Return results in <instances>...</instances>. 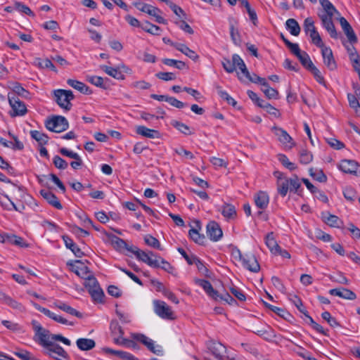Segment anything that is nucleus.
<instances>
[{
  "label": "nucleus",
  "instance_id": "12",
  "mask_svg": "<svg viewBox=\"0 0 360 360\" xmlns=\"http://www.w3.org/2000/svg\"><path fill=\"white\" fill-rule=\"evenodd\" d=\"M228 21L231 40L234 44L239 45L241 42V38L238 28V20L233 16H229Z\"/></svg>",
  "mask_w": 360,
  "mask_h": 360
},
{
  "label": "nucleus",
  "instance_id": "64",
  "mask_svg": "<svg viewBox=\"0 0 360 360\" xmlns=\"http://www.w3.org/2000/svg\"><path fill=\"white\" fill-rule=\"evenodd\" d=\"M323 319L327 321V323L332 327L336 328L340 326V323L338 322L335 317H333L330 312L324 311L321 314Z\"/></svg>",
  "mask_w": 360,
  "mask_h": 360
},
{
  "label": "nucleus",
  "instance_id": "6",
  "mask_svg": "<svg viewBox=\"0 0 360 360\" xmlns=\"http://www.w3.org/2000/svg\"><path fill=\"white\" fill-rule=\"evenodd\" d=\"M8 100L12 109L9 112L11 117L23 116L27 113V109L25 103L15 96V94H8Z\"/></svg>",
  "mask_w": 360,
  "mask_h": 360
},
{
  "label": "nucleus",
  "instance_id": "39",
  "mask_svg": "<svg viewBox=\"0 0 360 360\" xmlns=\"http://www.w3.org/2000/svg\"><path fill=\"white\" fill-rule=\"evenodd\" d=\"M286 29L293 36H298L300 32V27L296 20L290 18L285 22Z\"/></svg>",
  "mask_w": 360,
  "mask_h": 360
},
{
  "label": "nucleus",
  "instance_id": "14",
  "mask_svg": "<svg viewBox=\"0 0 360 360\" xmlns=\"http://www.w3.org/2000/svg\"><path fill=\"white\" fill-rule=\"evenodd\" d=\"M339 21L343 32L347 37L349 42L352 45L356 44L358 41V39L350 24L344 17H340Z\"/></svg>",
  "mask_w": 360,
  "mask_h": 360
},
{
  "label": "nucleus",
  "instance_id": "30",
  "mask_svg": "<svg viewBox=\"0 0 360 360\" xmlns=\"http://www.w3.org/2000/svg\"><path fill=\"white\" fill-rule=\"evenodd\" d=\"M37 336L39 345H41L43 348L48 346V345L54 343L53 342H52V334H51L49 330H43Z\"/></svg>",
  "mask_w": 360,
  "mask_h": 360
},
{
  "label": "nucleus",
  "instance_id": "19",
  "mask_svg": "<svg viewBox=\"0 0 360 360\" xmlns=\"http://www.w3.org/2000/svg\"><path fill=\"white\" fill-rule=\"evenodd\" d=\"M328 292L331 295L338 296L345 300H354L356 298V295L353 291L345 288L330 289Z\"/></svg>",
  "mask_w": 360,
  "mask_h": 360
},
{
  "label": "nucleus",
  "instance_id": "32",
  "mask_svg": "<svg viewBox=\"0 0 360 360\" xmlns=\"http://www.w3.org/2000/svg\"><path fill=\"white\" fill-rule=\"evenodd\" d=\"M54 304L57 308L67 312L70 315L75 316L78 318H82V314L81 312L77 311L75 309L63 302L58 301L55 302Z\"/></svg>",
  "mask_w": 360,
  "mask_h": 360
},
{
  "label": "nucleus",
  "instance_id": "25",
  "mask_svg": "<svg viewBox=\"0 0 360 360\" xmlns=\"http://www.w3.org/2000/svg\"><path fill=\"white\" fill-rule=\"evenodd\" d=\"M108 239L113 248L117 251H122L124 248L127 247V243L122 238L117 237L112 233H108L106 235Z\"/></svg>",
  "mask_w": 360,
  "mask_h": 360
},
{
  "label": "nucleus",
  "instance_id": "55",
  "mask_svg": "<svg viewBox=\"0 0 360 360\" xmlns=\"http://www.w3.org/2000/svg\"><path fill=\"white\" fill-rule=\"evenodd\" d=\"M85 287L87 288L88 292H89L92 290H95L100 287V285L97 281V279L91 275L87 276L86 277V282L84 283Z\"/></svg>",
  "mask_w": 360,
  "mask_h": 360
},
{
  "label": "nucleus",
  "instance_id": "31",
  "mask_svg": "<svg viewBox=\"0 0 360 360\" xmlns=\"http://www.w3.org/2000/svg\"><path fill=\"white\" fill-rule=\"evenodd\" d=\"M77 347L82 351H88L93 349L96 342L92 339L89 338H79L76 341Z\"/></svg>",
  "mask_w": 360,
  "mask_h": 360
},
{
  "label": "nucleus",
  "instance_id": "53",
  "mask_svg": "<svg viewBox=\"0 0 360 360\" xmlns=\"http://www.w3.org/2000/svg\"><path fill=\"white\" fill-rule=\"evenodd\" d=\"M313 160L312 154L306 149H302L299 152V160L301 164L307 165Z\"/></svg>",
  "mask_w": 360,
  "mask_h": 360
},
{
  "label": "nucleus",
  "instance_id": "10",
  "mask_svg": "<svg viewBox=\"0 0 360 360\" xmlns=\"http://www.w3.org/2000/svg\"><path fill=\"white\" fill-rule=\"evenodd\" d=\"M206 229L208 238L212 241L219 240L223 236L221 229L218 223L214 221H210L206 226Z\"/></svg>",
  "mask_w": 360,
  "mask_h": 360
},
{
  "label": "nucleus",
  "instance_id": "40",
  "mask_svg": "<svg viewBox=\"0 0 360 360\" xmlns=\"http://www.w3.org/2000/svg\"><path fill=\"white\" fill-rule=\"evenodd\" d=\"M265 243L270 252L274 255L278 249L279 248V245L277 243L276 240L274 237L273 233H269L265 237Z\"/></svg>",
  "mask_w": 360,
  "mask_h": 360
},
{
  "label": "nucleus",
  "instance_id": "34",
  "mask_svg": "<svg viewBox=\"0 0 360 360\" xmlns=\"http://www.w3.org/2000/svg\"><path fill=\"white\" fill-rule=\"evenodd\" d=\"M221 214L228 220L234 219L236 217V210L234 205L225 204L221 207Z\"/></svg>",
  "mask_w": 360,
  "mask_h": 360
},
{
  "label": "nucleus",
  "instance_id": "2",
  "mask_svg": "<svg viewBox=\"0 0 360 360\" xmlns=\"http://www.w3.org/2000/svg\"><path fill=\"white\" fill-rule=\"evenodd\" d=\"M53 94L55 101L62 109L65 111L71 110L72 106L71 101L75 98L72 91L60 89L54 90Z\"/></svg>",
  "mask_w": 360,
  "mask_h": 360
},
{
  "label": "nucleus",
  "instance_id": "54",
  "mask_svg": "<svg viewBox=\"0 0 360 360\" xmlns=\"http://www.w3.org/2000/svg\"><path fill=\"white\" fill-rule=\"evenodd\" d=\"M144 241L146 244L150 247H152L159 250H162L160 241L156 238L153 237L151 235L148 234L145 236Z\"/></svg>",
  "mask_w": 360,
  "mask_h": 360
},
{
  "label": "nucleus",
  "instance_id": "3",
  "mask_svg": "<svg viewBox=\"0 0 360 360\" xmlns=\"http://www.w3.org/2000/svg\"><path fill=\"white\" fill-rule=\"evenodd\" d=\"M133 5L140 11L155 17V21L158 23L163 25L167 24V20L160 15V13H161L162 12L158 8L146 4L143 2L141 0H137L136 1H134Z\"/></svg>",
  "mask_w": 360,
  "mask_h": 360
},
{
  "label": "nucleus",
  "instance_id": "21",
  "mask_svg": "<svg viewBox=\"0 0 360 360\" xmlns=\"http://www.w3.org/2000/svg\"><path fill=\"white\" fill-rule=\"evenodd\" d=\"M41 195L53 207L58 210H62L63 206L55 194L51 191L42 189L40 191Z\"/></svg>",
  "mask_w": 360,
  "mask_h": 360
},
{
  "label": "nucleus",
  "instance_id": "11",
  "mask_svg": "<svg viewBox=\"0 0 360 360\" xmlns=\"http://www.w3.org/2000/svg\"><path fill=\"white\" fill-rule=\"evenodd\" d=\"M136 257L139 260L147 264L150 267L158 266V264L157 262L158 255L155 254L152 251L146 252L139 250V251H136Z\"/></svg>",
  "mask_w": 360,
  "mask_h": 360
},
{
  "label": "nucleus",
  "instance_id": "29",
  "mask_svg": "<svg viewBox=\"0 0 360 360\" xmlns=\"http://www.w3.org/2000/svg\"><path fill=\"white\" fill-rule=\"evenodd\" d=\"M322 218L324 222L331 227L339 228L342 224V220L338 217L328 212L323 213Z\"/></svg>",
  "mask_w": 360,
  "mask_h": 360
},
{
  "label": "nucleus",
  "instance_id": "59",
  "mask_svg": "<svg viewBox=\"0 0 360 360\" xmlns=\"http://www.w3.org/2000/svg\"><path fill=\"white\" fill-rule=\"evenodd\" d=\"M278 160L285 167L288 169L290 171H293L297 168L293 162H290L288 157L284 154H278Z\"/></svg>",
  "mask_w": 360,
  "mask_h": 360
},
{
  "label": "nucleus",
  "instance_id": "7",
  "mask_svg": "<svg viewBox=\"0 0 360 360\" xmlns=\"http://www.w3.org/2000/svg\"><path fill=\"white\" fill-rule=\"evenodd\" d=\"M207 349L219 360H234V357L229 356L226 347L219 342L210 341L207 344Z\"/></svg>",
  "mask_w": 360,
  "mask_h": 360
},
{
  "label": "nucleus",
  "instance_id": "50",
  "mask_svg": "<svg viewBox=\"0 0 360 360\" xmlns=\"http://www.w3.org/2000/svg\"><path fill=\"white\" fill-rule=\"evenodd\" d=\"M141 29L146 32L152 34L153 35H158L161 31V29L159 26L153 25L148 21H146L144 24L142 25Z\"/></svg>",
  "mask_w": 360,
  "mask_h": 360
},
{
  "label": "nucleus",
  "instance_id": "15",
  "mask_svg": "<svg viewBox=\"0 0 360 360\" xmlns=\"http://www.w3.org/2000/svg\"><path fill=\"white\" fill-rule=\"evenodd\" d=\"M101 352L110 358H115L121 360H137L129 353L122 350H114L108 347H104L101 349Z\"/></svg>",
  "mask_w": 360,
  "mask_h": 360
},
{
  "label": "nucleus",
  "instance_id": "38",
  "mask_svg": "<svg viewBox=\"0 0 360 360\" xmlns=\"http://www.w3.org/2000/svg\"><path fill=\"white\" fill-rule=\"evenodd\" d=\"M320 4L323 8L326 11L325 14H322L321 15H328V16H334L335 13H339L335 7L333 5V4L329 0H319Z\"/></svg>",
  "mask_w": 360,
  "mask_h": 360
},
{
  "label": "nucleus",
  "instance_id": "60",
  "mask_svg": "<svg viewBox=\"0 0 360 360\" xmlns=\"http://www.w3.org/2000/svg\"><path fill=\"white\" fill-rule=\"evenodd\" d=\"M217 93L223 100L227 102L228 104L233 107L236 105L237 102L226 91L221 89L220 87H217Z\"/></svg>",
  "mask_w": 360,
  "mask_h": 360
},
{
  "label": "nucleus",
  "instance_id": "63",
  "mask_svg": "<svg viewBox=\"0 0 360 360\" xmlns=\"http://www.w3.org/2000/svg\"><path fill=\"white\" fill-rule=\"evenodd\" d=\"M89 293L95 302L100 303L103 302L104 292L101 287L91 290Z\"/></svg>",
  "mask_w": 360,
  "mask_h": 360
},
{
  "label": "nucleus",
  "instance_id": "23",
  "mask_svg": "<svg viewBox=\"0 0 360 360\" xmlns=\"http://www.w3.org/2000/svg\"><path fill=\"white\" fill-rule=\"evenodd\" d=\"M254 200L256 206L261 210L266 208L269 202V195L267 193L262 191L255 195Z\"/></svg>",
  "mask_w": 360,
  "mask_h": 360
},
{
  "label": "nucleus",
  "instance_id": "61",
  "mask_svg": "<svg viewBox=\"0 0 360 360\" xmlns=\"http://www.w3.org/2000/svg\"><path fill=\"white\" fill-rule=\"evenodd\" d=\"M224 69L229 73H232L236 70V63L234 62V59L232 57V60L229 58H224L221 62Z\"/></svg>",
  "mask_w": 360,
  "mask_h": 360
},
{
  "label": "nucleus",
  "instance_id": "20",
  "mask_svg": "<svg viewBox=\"0 0 360 360\" xmlns=\"http://www.w3.org/2000/svg\"><path fill=\"white\" fill-rule=\"evenodd\" d=\"M358 167L357 162L352 160H342L338 166L339 169L346 174H356Z\"/></svg>",
  "mask_w": 360,
  "mask_h": 360
},
{
  "label": "nucleus",
  "instance_id": "47",
  "mask_svg": "<svg viewBox=\"0 0 360 360\" xmlns=\"http://www.w3.org/2000/svg\"><path fill=\"white\" fill-rule=\"evenodd\" d=\"M171 125L185 135H191L193 134V131L191 130L190 127L183 122L172 120Z\"/></svg>",
  "mask_w": 360,
  "mask_h": 360
},
{
  "label": "nucleus",
  "instance_id": "36",
  "mask_svg": "<svg viewBox=\"0 0 360 360\" xmlns=\"http://www.w3.org/2000/svg\"><path fill=\"white\" fill-rule=\"evenodd\" d=\"M1 302L19 311H22L25 310V307L21 303L18 302V301H16L15 300L13 299L12 297L7 295L4 296V297L1 300Z\"/></svg>",
  "mask_w": 360,
  "mask_h": 360
},
{
  "label": "nucleus",
  "instance_id": "27",
  "mask_svg": "<svg viewBox=\"0 0 360 360\" xmlns=\"http://www.w3.org/2000/svg\"><path fill=\"white\" fill-rule=\"evenodd\" d=\"M67 83L71 87L78 90L79 92L82 94L89 95L91 94L92 92L88 86L78 80L69 79H68Z\"/></svg>",
  "mask_w": 360,
  "mask_h": 360
},
{
  "label": "nucleus",
  "instance_id": "48",
  "mask_svg": "<svg viewBox=\"0 0 360 360\" xmlns=\"http://www.w3.org/2000/svg\"><path fill=\"white\" fill-rule=\"evenodd\" d=\"M289 300L297 307L300 313L306 314L307 310L304 306L302 300L296 295H290Z\"/></svg>",
  "mask_w": 360,
  "mask_h": 360
},
{
  "label": "nucleus",
  "instance_id": "37",
  "mask_svg": "<svg viewBox=\"0 0 360 360\" xmlns=\"http://www.w3.org/2000/svg\"><path fill=\"white\" fill-rule=\"evenodd\" d=\"M273 130L274 131L275 134L278 136L279 141L283 144L290 143L292 141L291 136L284 129L278 127H274Z\"/></svg>",
  "mask_w": 360,
  "mask_h": 360
},
{
  "label": "nucleus",
  "instance_id": "1",
  "mask_svg": "<svg viewBox=\"0 0 360 360\" xmlns=\"http://www.w3.org/2000/svg\"><path fill=\"white\" fill-rule=\"evenodd\" d=\"M110 330L113 341L116 345H122L129 348H136L137 344L132 340L123 337L124 332L117 320H112L110 323Z\"/></svg>",
  "mask_w": 360,
  "mask_h": 360
},
{
  "label": "nucleus",
  "instance_id": "33",
  "mask_svg": "<svg viewBox=\"0 0 360 360\" xmlns=\"http://www.w3.org/2000/svg\"><path fill=\"white\" fill-rule=\"evenodd\" d=\"M101 69L104 71L108 75L112 77L115 79L122 80L124 79V75L122 72L117 69L108 65H101Z\"/></svg>",
  "mask_w": 360,
  "mask_h": 360
},
{
  "label": "nucleus",
  "instance_id": "51",
  "mask_svg": "<svg viewBox=\"0 0 360 360\" xmlns=\"http://www.w3.org/2000/svg\"><path fill=\"white\" fill-rule=\"evenodd\" d=\"M299 60L300 61L301 64L307 70L310 68L311 65H313L314 63H312L311 60L310 59V57L309 54L302 51L299 55L296 56Z\"/></svg>",
  "mask_w": 360,
  "mask_h": 360
},
{
  "label": "nucleus",
  "instance_id": "13",
  "mask_svg": "<svg viewBox=\"0 0 360 360\" xmlns=\"http://www.w3.org/2000/svg\"><path fill=\"white\" fill-rule=\"evenodd\" d=\"M194 282L196 285L202 288L207 295L214 300H219V293L217 290H214L211 283L207 280L195 278Z\"/></svg>",
  "mask_w": 360,
  "mask_h": 360
},
{
  "label": "nucleus",
  "instance_id": "44",
  "mask_svg": "<svg viewBox=\"0 0 360 360\" xmlns=\"http://www.w3.org/2000/svg\"><path fill=\"white\" fill-rule=\"evenodd\" d=\"M190 238L198 245H204L205 242V237L203 234H200L195 229H191L188 231Z\"/></svg>",
  "mask_w": 360,
  "mask_h": 360
},
{
  "label": "nucleus",
  "instance_id": "43",
  "mask_svg": "<svg viewBox=\"0 0 360 360\" xmlns=\"http://www.w3.org/2000/svg\"><path fill=\"white\" fill-rule=\"evenodd\" d=\"M2 195L6 199V201H5L0 197V205L4 210L8 211L14 210L15 211L20 212L15 204L9 198L8 195L3 194Z\"/></svg>",
  "mask_w": 360,
  "mask_h": 360
},
{
  "label": "nucleus",
  "instance_id": "18",
  "mask_svg": "<svg viewBox=\"0 0 360 360\" xmlns=\"http://www.w3.org/2000/svg\"><path fill=\"white\" fill-rule=\"evenodd\" d=\"M321 54L324 65L330 70H334L337 68V64L333 57V51L330 47L323 48Z\"/></svg>",
  "mask_w": 360,
  "mask_h": 360
},
{
  "label": "nucleus",
  "instance_id": "9",
  "mask_svg": "<svg viewBox=\"0 0 360 360\" xmlns=\"http://www.w3.org/2000/svg\"><path fill=\"white\" fill-rule=\"evenodd\" d=\"M44 352L55 360H59L58 356H61L65 359L69 358L67 352L63 349V348L55 342L45 347L44 348Z\"/></svg>",
  "mask_w": 360,
  "mask_h": 360
},
{
  "label": "nucleus",
  "instance_id": "49",
  "mask_svg": "<svg viewBox=\"0 0 360 360\" xmlns=\"http://www.w3.org/2000/svg\"><path fill=\"white\" fill-rule=\"evenodd\" d=\"M193 264H195L199 273L207 278H210V271L209 269L205 266L204 262L200 259L198 257L196 259H195L193 262Z\"/></svg>",
  "mask_w": 360,
  "mask_h": 360
},
{
  "label": "nucleus",
  "instance_id": "16",
  "mask_svg": "<svg viewBox=\"0 0 360 360\" xmlns=\"http://www.w3.org/2000/svg\"><path fill=\"white\" fill-rule=\"evenodd\" d=\"M242 264L244 268L254 273L258 272L260 269L259 262H257L255 256L252 254L244 255Z\"/></svg>",
  "mask_w": 360,
  "mask_h": 360
},
{
  "label": "nucleus",
  "instance_id": "62",
  "mask_svg": "<svg viewBox=\"0 0 360 360\" xmlns=\"http://www.w3.org/2000/svg\"><path fill=\"white\" fill-rule=\"evenodd\" d=\"M162 63L166 65L173 66L179 70H183L186 67L184 62L174 59L165 58L162 60Z\"/></svg>",
  "mask_w": 360,
  "mask_h": 360
},
{
  "label": "nucleus",
  "instance_id": "42",
  "mask_svg": "<svg viewBox=\"0 0 360 360\" xmlns=\"http://www.w3.org/2000/svg\"><path fill=\"white\" fill-rule=\"evenodd\" d=\"M157 262L158 264V266H153V268H160L169 274H174V267L172 266L167 261L162 258L160 256L158 255Z\"/></svg>",
  "mask_w": 360,
  "mask_h": 360
},
{
  "label": "nucleus",
  "instance_id": "57",
  "mask_svg": "<svg viewBox=\"0 0 360 360\" xmlns=\"http://www.w3.org/2000/svg\"><path fill=\"white\" fill-rule=\"evenodd\" d=\"M288 190L290 191L288 179H284L283 181L277 182V191L282 197L287 195Z\"/></svg>",
  "mask_w": 360,
  "mask_h": 360
},
{
  "label": "nucleus",
  "instance_id": "41",
  "mask_svg": "<svg viewBox=\"0 0 360 360\" xmlns=\"http://www.w3.org/2000/svg\"><path fill=\"white\" fill-rule=\"evenodd\" d=\"M8 94H15V96H17L18 97L21 96L25 98H29L30 96V92L22 87L18 82H15L13 84L12 91Z\"/></svg>",
  "mask_w": 360,
  "mask_h": 360
},
{
  "label": "nucleus",
  "instance_id": "4",
  "mask_svg": "<svg viewBox=\"0 0 360 360\" xmlns=\"http://www.w3.org/2000/svg\"><path fill=\"white\" fill-rule=\"evenodd\" d=\"M131 338L134 342H139L145 345L149 351L158 356H162L164 350L162 347L159 345H155V342L141 333H132L131 335Z\"/></svg>",
  "mask_w": 360,
  "mask_h": 360
},
{
  "label": "nucleus",
  "instance_id": "26",
  "mask_svg": "<svg viewBox=\"0 0 360 360\" xmlns=\"http://www.w3.org/2000/svg\"><path fill=\"white\" fill-rule=\"evenodd\" d=\"M62 238L67 248L70 249L76 257H82L83 252L68 236H63Z\"/></svg>",
  "mask_w": 360,
  "mask_h": 360
},
{
  "label": "nucleus",
  "instance_id": "17",
  "mask_svg": "<svg viewBox=\"0 0 360 360\" xmlns=\"http://www.w3.org/2000/svg\"><path fill=\"white\" fill-rule=\"evenodd\" d=\"M319 17L321 20L322 26L327 30L330 37L338 39V33L332 20L333 16L319 15Z\"/></svg>",
  "mask_w": 360,
  "mask_h": 360
},
{
  "label": "nucleus",
  "instance_id": "8",
  "mask_svg": "<svg viewBox=\"0 0 360 360\" xmlns=\"http://www.w3.org/2000/svg\"><path fill=\"white\" fill-rule=\"evenodd\" d=\"M155 313L163 319L173 320L175 319L174 313L165 302L155 300L153 301Z\"/></svg>",
  "mask_w": 360,
  "mask_h": 360
},
{
  "label": "nucleus",
  "instance_id": "52",
  "mask_svg": "<svg viewBox=\"0 0 360 360\" xmlns=\"http://www.w3.org/2000/svg\"><path fill=\"white\" fill-rule=\"evenodd\" d=\"M86 80L90 82L91 84L102 88L103 89H106L107 86L104 83V79L103 77L100 76L91 75L87 76Z\"/></svg>",
  "mask_w": 360,
  "mask_h": 360
},
{
  "label": "nucleus",
  "instance_id": "5",
  "mask_svg": "<svg viewBox=\"0 0 360 360\" xmlns=\"http://www.w3.org/2000/svg\"><path fill=\"white\" fill-rule=\"evenodd\" d=\"M45 126L49 131L60 133L67 130L69 127L68 120L61 115H56L47 120Z\"/></svg>",
  "mask_w": 360,
  "mask_h": 360
},
{
  "label": "nucleus",
  "instance_id": "46",
  "mask_svg": "<svg viewBox=\"0 0 360 360\" xmlns=\"http://www.w3.org/2000/svg\"><path fill=\"white\" fill-rule=\"evenodd\" d=\"M30 135L31 137L36 140L41 146L46 144L49 141V137L46 134L37 130L31 131Z\"/></svg>",
  "mask_w": 360,
  "mask_h": 360
},
{
  "label": "nucleus",
  "instance_id": "45",
  "mask_svg": "<svg viewBox=\"0 0 360 360\" xmlns=\"http://www.w3.org/2000/svg\"><path fill=\"white\" fill-rule=\"evenodd\" d=\"M263 304L266 308H268L271 311H274L277 315L283 318L285 320H287L288 319V317L290 316V314L288 311L284 310L283 309L271 305L264 301H263Z\"/></svg>",
  "mask_w": 360,
  "mask_h": 360
},
{
  "label": "nucleus",
  "instance_id": "22",
  "mask_svg": "<svg viewBox=\"0 0 360 360\" xmlns=\"http://www.w3.org/2000/svg\"><path fill=\"white\" fill-rule=\"evenodd\" d=\"M233 58L234 59V62L236 63L237 67L240 71V72H237L238 79L241 81H244L243 77L248 79L250 77V72L243 61V60L240 58V56L238 54H233Z\"/></svg>",
  "mask_w": 360,
  "mask_h": 360
},
{
  "label": "nucleus",
  "instance_id": "35",
  "mask_svg": "<svg viewBox=\"0 0 360 360\" xmlns=\"http://www.w3.org/2000/svg\"><path fill=\"white\" fill-rule=\"evenodd\" d=\"M6 243L14 245L20 248H28L29 244L20 236L14 234H8Z\"/></svg>",
  "mask_w": 360,
  "mask_h": 360
},
{
  "label": "nucleus",
  "instance_id": "28",
  "mask_svg": "<svg viewBox=\"0 0 360 360\" xmlns=\"http://www.w3.org/2000/svg\"><path fill=\"white\" fill-rule=\"evenodd\" d=\"M72 271L79 276L86 278L90 273L89 268L80 260H76L72 265Z\"/></svg>",
  "mask_w": 360,
  "mask_h": 360
},
{
  "label": "nucleus",
  "instance_id": "56",
  "mask_svg": "<svg viewBox=\"0 0 360 360\" xmlns=\"http://www.w3.org/2000/svg\"><path fill=\"white\" fill-rule=\"evenodd\" d=\"M309 172L310 176L315 180L321 183L326 182L327 181V176L322 170L310 168Z\"/></svg>",
  "mask_w": 360,
  "mask_h": 360
},
{
  "label": "nucleus",
  "instance_id": "24",
  "mask_svg": "<svg viewBox=\"0 0 360 360\" xmlns=\"http://www.w3.org/2000/svg\"><path fill=\"white\" fill-rule=\"evenodd\" d=\"M136 132L139 135L150 139L159 138L160 136V132L158 130L151 129L145 126H138Z\"/></svg>",
  "mask_w": 360,
  "mask_h": 360
},
{
  "label": "nucleus",
  "instance_id": "58",
  "mask_svg": "<svg viewBox=\"0 0 360 360\" xmlns=\"http://www.w3.org/2000/svg\"><path fill=\"white\" fill-rule=\"evenodd\" d=\"M307 70L312 73L317 82L321 84L326 85V81L323 76L321 75L320 70L314 65H311L310 68Z\"/></svg>",
  "mask_w": 360,
  "mask_h": 360
}]
</instances>
